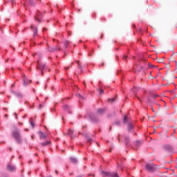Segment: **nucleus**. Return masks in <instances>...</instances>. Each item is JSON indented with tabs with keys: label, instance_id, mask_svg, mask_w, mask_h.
<instances>
[{
	"label": "nucleus",
	"instance_id": "nucleus-1",
	"mask_svg": "<svg viewBox=\"0 0 177 177\" xmlns=\"http://www.w3.org/2000/svg\"><path fill=\"white\" fill-rule=\"evenodd\" d=\"M12 136L14 138L15 142L17 145H21V130L19 129L17 127H14V130L12 131Z\"/></svg>",
	"mask_w": 177,
	"mask_h": 177
},
{
	"label": "nucleus",
	"instance_id": "nucleus-2",
	"mask_svg": "<svg viewBox=\"0 0 177 177\" xmlns=\"http://www.w3.org/2000/svg\"><path fill=\"white\" fill-rule=\"evenodd\" d=\"M123 122H124V124H127V128H128L129 132H131L132 131V129H133V124H132V122L131 121V120H129L128 118L127 115H125L124 117Z\"/></svg>",
	"mask_w": 177,
	"mask_h": 177
},
{
	"label": "nucleus",
	"instance_id": "nucleus-3",
	"mask_svg": "<svg viewBox=\"0 0 177 177\" xmlns=\"http://www.w3.org/2000/svg\"><path fill=\"white\" fill-rule=\"evenodd\" d=\"M45 68H48V66H46V64L41 62H37V70H39L41 71V75H44V70Z\"/></svg>",
	"mask_w": 177,
	"mask_h": 177
},
{
	"label": "nucleus",
	"instance_id": "nucleus-4",
	"mask_svg": "<svg viewBox=\"0 0 177 177\" xmlns=\"http://www.w3.org/2000/svg\"><path fill=\"white\" fill-rule=\"evenodd\" d=\"M84 117H85V118H89V120H91V122H97L99 121L97 115H95L93 113H88V115Z\"/></svg>",
	"mask_w": 177,
	"mask_h": 177
},
{
	"label": "nucleus",
	"instance_id": "nucleus-5",
	"mask_svg": "<svg viewBox=\"0 0 177 177\" xmlns=\"http://www.w3.org/2000/svg\"><path fill=\"white\" fill-rule=\"evenodd\" d=\"M16 169H17L16 166L10 162L8 163L6 167V170L8 172H15Z\"/></svg>",
	"mask_w": 177,
	"mask_h": 177
},
{
	"label": "nucleus",
	"instance_id": "nucleus-6",
	"mask_svg": "<svg viewBox=\"0 0 177 177\" xmlns=\"http://www.w3.org/2000/svg\"><path fill=\"white\" fill-rule=\"evenodd\" d=\"M163 149L165 151H167V153H170V154H172L174 153V147L169 144H166L163 145Z\"/></svg>",
	"mask_w": 177,
	"mask_h": 177
},
{
	"label": "nucleus",
	"instance_id": "nucleus-7",
	"mask_svg": "<svg viewBox=\"0 0 177 177\" xmlns=\"http://www.w3.org/2000/svg\"><path fill=\"white\" fill-rule=\"evenodd\" d=\"M21 80L23 81L24 86H28L29 84H31V80H28L27 76L24 74L22 75Z\"/></svg>",
	"mask_w": 177,
	"mask_h": 177
},
{
	"label": "nucleus",
	"instance_id": "nucleus-8",
	"mask_svg": "<svg viewBox=\"0 0 177 177\" xmlns=\"http://www.w3.org/2000/svg\"><path fill=\"white\" fill-rule=\"evenodd\" d=\"M42 17H43L42 12H39V10H37L36 12V16H35V20H36V21H38L39 23H41V20Z\"/></svg>",
	"mask_w": 177,
	"mask_h": 177
},
{
	"label": "nucleus",
	"instance_id": "nucleus-9",
	"mask_svg": "<svg viewBox=\"0 0 177 177\" xmlns=\"http://www.w3.org/2000/svg\"><path fill=\"white\" fill-rule=\"evenodd\" d=\"M145 168L146 170L149 171V172H154V171H156V167H154V165L147 164Z\"/></svg>",
	"mask_w": 177,
	"mask_h": 177
},
{
	"label": "nucleus",
	"instance_id": "nucleus-10",
	"mask_svg": "<svg viewBox=\"0 0 177 177\" xmlns=\"http://www.w3.org/2000/svg\"><path fill=\"white\" fill-rule=\"evenodd\" d=\"M140 91V87H136V86H133V93H134V97H137L138 100H139L140 102H142V100H140V97H139L138 96V95H136V93H138V92Z\"/></svg>",
	"mask_w": 177,
	"mask_h": 177
},
{
	"label": "nucleus",
	"instance_id": "nucleus-11",
	"mask_svg": "<svg viewBox=\"0 0 177 177\" xmlns=\"http://www.w3.org/2000/svg\"><path fill=\"white\" fill-rule=\"evenodd\" d=\"M11 93H12V95H15L18 99H23V94L21 93L19 91H15L13 90H11Z\"/></svg>",
	"mask_w": 177,
	"mask_h": 177
},
{
	"label": "nucleus",
	"instance_id": "nucleus-12",
	"mask_svg": "<svg viewBox=\"0 0 177 177\" xmlns=\"http://www.w3.org/2000/svg\"><path fill=\"white\" fill-rule=\"evenodd\" d=\"M133 146H134L133 150H138V149H139V147L142 146V141L136 140V142H134Z\"/></svg>",
	"mask_w": 177,
	"mask_h": 177
},
{
	"label": "nucleus",
	"instance_id": "nucleus-13",
	"mask_svg": "<svg viewBox=\"0 0 177 177\" xmlns=\"http://www.w3.org/2000/svg\"><path fill=\"white\" fill-rule=\"evenodd\" d=\"M73 133H74V130L68 129L66 134L68 136L71 137V139H74V138H77V136H73Z\"/></svg>",
	"mask_w": 177,
	"mask_h": 177
},
{
	"label": "nucleus",
	"instance_id": "nucleus-14",
	"mask_svg": "<svg viewBox=\"0 0 177 177\" xmlns=\"http://www.w3.org/2000/svg\"><path fill=\"white\" fill-rule=\"evenodd\" d=\"M64 111H66L68 114H71V106L68 105H64L63 106Z\"/></svg>",
	"mask_w": 177,
	"mask_h": 177
},
{
	"label": "nucleus",
	"instance_id": "nucleus-15",
	"mask_svg": "<svg viewBox=\"0 0 177 177\" xmlns=\"http://www.w3.org/2000/svg\"><path fill=\"white\" fill-rule=\"evenodd\" d=\"M31 30L34 32L33 37H37L38 35V29L35 26H32Z\"/></svg>",
	"mask_w": 177,
	"mask_h": 177
},
{
	"label": "nucleus",
	"instance_id": "nucleus-16",
	"mask_svg": "<svg viewBox=\"0 0 177 177\" xmlns=\"http://www.w3.org/2000/svg\"><path fill=\"white\" fill-rule=\"evenodd\" d=\"M147 103H148L149 106H151L152 111H154V109H153L152 104H154V103H156V102L154 101L151 100V99L148 98Z\"/></svg>",
	"mask_w": 177,
	"mask_h": 177
},
{
	"label": "nucleus",
	"instance_id": "nucleus-17",
	"mask_svg": "<svg viewBox=\"0 0 177 177\" xmlns=\"http://www.w3.org/2000/svg\"><path fill=\"white\" fill-rule=\"evenodd\" d=\"M39 135L40 139H46V134H45L44 132L39 131Z\"/></svg>",
	"mask_w": 177,
	"mask_h": 177
},
{
	"label": "nucleus",
	"instance_id": "nucleus-18",
	"mask_svg": "<svg viewBox=\"0 0 177 177\" xmlns=\"http://www.w3.org/2000/svg\"><path fill=\"white\" fill-rule=\"evenodd\" d=\"M69 160H70L71 162H73V164H77V162H78V160H77V158H73V157L69 158Z\"/></svg>",
	"mask_w": 177,
	"mask_h": 177
},
{
	"label": "nucleus",
	"instance_id": "nucleus-19",
	"mask_svg": "<svg viewBox=\"0 0 177 177\" xmlns=\"http://www.w3.org/2000/svg\"><path fill=\"white\" fill-rule=\"evenodd\" d=\"M76 96L80 99V103H81V100H85V97L80 93L77 94Z\"/></svg>",
	"mask_w": 177,
	"mask_h": 177
},
{
	"label": "nucleus",
	"instance_id": "nucleus-20",
	"mask_svg": "<svg viewBox=\"0 0 177 177\" xmlns=\"http://www.w3.org/2000/svg\"><path fill=\"white\" fill-rule=\"evenodd\" d=\"M49 50L50 51V52H56L57 50H60V48H59V47H55V48H49Z\"/></svg>",
	"mask_w": 177,
	"mask_h": 177
},
{
	"label": "nucleus",
	"instance_id": "nucleus-21",
	"mask_svg": "<svg viewBox=\"0 0 177 177\" xmlns=\"http://www.w3.org/2000/svg\"><path fill=\"white\" fill-rule=\"evenodd\" d=\"M124 140L127 146H129V137L128 136H124Z\"/></svg>",
	"mask_w": 177,
	"mask_h": 177
},
{
	"label": "nucleus",
	"instance_id": "nucleus-22",
	"mask_svg": "<svg viewBox=\"0 0 177 177\" xmlns=\"http://www.w3.org/2000/svg\"><path fill=\"white\" fill-rule=\"evenodd\" d=\"M105 110L100 108L97 109V114H103L104 113Z\"/></svg>",
	"mask_w": 177,
	"mask_h": 177
},
{
	"label": "nucleus",
	"instance_id": "nucleus-23",
	"mask_svg": "<svg viewBox=\"0 0 177 177\" xmlns=\"http://www.w3.org/2000/svg\"><path fill=\"white\" fill-rule=\"evenodd\" d=\"M86 141L88 142V143H92V138H91V137H89V136H86Z\"/></svg>",
	"mask_w": 177,
	"mask_h": 177
},
{
	"label": "nucleus",
	"instance_id": "nucleus-24",
	"mask_svg": "<svg viewBox=\"0 0 177 177\" xmlns=\"http://www.w3.org/2000/svg\"><path fill=\"white\" fill-rule=\"evenodd\" d=\"M122 59L124 61V62H128V56H127L126 55H123L122 56Z\"/></svg>",
	"mask_w": 177,
	"mask_h": 177
},
{
	"label": "nucleus",
	"instance_id": "nucleus-25",
	"mask_svg": "<svg viewBox=\"0 0 177 177\" xmlns=\"http://www.w3.org/2000/svg\"><path fill=\"white\" fill-rule=\"evenodd\" d=\"M68 45H70V41L66 40V41H64V46H65V48H68Z\"/></svg>",
	"mask_w": 177,
	"mask_h": 177
},
{
	"label": "nucleus",
	"instance_id": "nucleus-26",
	"mask_svg": "<svg viewBox=\"0 0 177 177\" xmlns=\"http://www.w3.org/2000/svg\"><path fill=\"white\" fill-rule=\"evenodd\" d=\"M48 145H50V141L48 140V141L41 143L42 146H48Z\"/></svg>",
	"mask_w": 177,
	"mask_h": 177
},
{
	"label": "nucleus",
	"instance_id": "nucleus-27",
	"mask_svg": "<svg viewBox=\"0 0 177 177\" xmlns=\"http://www.w3.org/2000/svg\"><path fill=\"white\" fill-rule=\"evenodd\" d=\"M30 125H31V127H32V128H34V127L35 126V124H34V122H32V118H31L30 119Z\"/></svg>",
	"mask_w": 177,
	"mask_h": 177
},
{
	"label": "nucleus",
	"instance_id": "nucleus-28",
	"mask_svg": "<svg viewBox=\"0 0 177 177\" xmlns=\"http://www.w3.org/2000/svg\"><path fill=\"white\" fill-rule=\"evenodd\" d=\"M97 91L100 93V95H103V93H104V90H103V88H100Z\"/></svg>",
	"mask_w": 177,
	"mask_h": 177
},
{
	"label": "nucleus",
	"instance_id": "nucleus-29",
	"mask_svg": "<svg viewBox=\"0 0 177 177\" xmlns=\"http://www.w3.org/2000/svg\"><path fill=\"white\" fill-rule=\"evenodd\" d=\"M76 63L78 64V68H80V71H82V66L80 65V61H77Z\"/></svg>",
	"mask_w": 177,
	"mask_h": 177
},
{
	"label": "nucleus",
	"instance_id": "nucleus-30",
	"mask_svg": "<svg viewBox=\"0 0 177 177\" xmlns=\"http://www.w3.org/2000/svg\"><path fill=\"white\" fill-rule=\"evenodd\" d=\"M108 101H109L110 103H113V102H115V98H109L108 99Z\"/></svg>",
	"mask_w": 177,
	"mask_h": 177
},
{
	"label": "nucleus",
	"instance_id": "nucleus-31",
	"mask_svg": "<svg viewBox=\"0 0 177 177\" xmlns=\"http://www.w3.org/2000/svg\"><path fill=\"white\" fill-rule=\"evenodd\" d=\"M118 167L120 169H121L122 171H124V169H122V166H120V162H118Z\"/></svg>",
	"mask_w": 177,
	"mask_h": 177
},
{
	"label": "nucleus",
	"instance_id": "nucleus-32",
	"mask_svg": "<svg viewBox=\"0 0 177 177\" xmlns=\"http://www.w3.org/2000/svg\"><path fill=\"white\" fill-rule=\"evenodd\" d=\"M148 66L149 67V68H153L156 67L154 65H153L150 63H149Z\"/></svg>",
	"mask_w": 177,
	"mask_h": 177
},
{
	"label": "nucleus",
	"instance_id": "nucleus-33",
	"mask_svg": "<svg viewBox=\"0 0 177 177\" xmlns=\"http://www.w3.org/2000/svg\"><path fill=\"white\" fill-rule=\"evenodd\" d=\"M115 124L117 125V127H120V125H121V122H120V121H116Z\"/></svg>",
	"mask_w": 177,
	"mask_h": 177
},
{
	"label": "nucleus",
	"instance_id": "nucleus-34",
	"mask_svg": "<svg viewBox=\"0 0 177 177\" xmlns=\"http://www.w3.org/2000/svg\"><path fill=\"white\" fill-rule=\"evenodd\" d=\"M28 2L30 3V5H31L32 6V5H34V1L32 0H28Z\"/></svg>",
	"mask_w": 177,
	"mask_h": 177
},
{
	"label": "nucleus",
	"instance_id": "nucleus-35",
	"mask_svg": "<svg viewBox=\"0 0 177 177\" xmlns=\"http://www.w3.org/2000/svg\"><path fill=\"white\" fill-rule=\"evenodd\" d=\"M44 107V106L42 104H39V109L41 110V109H42Z\"/></svg>",
	"mask_w": 177,
	"mask_h": 177
},
{
	"label": "nucleus",
	"instance_id": "nucleus-36",
	"mask_svg": "<svg viewBox=\"0 0 177 177\" xmlns=\"http://www.w3.org/2000/svg\"><path fill=\"white\" fill-rule=\"evenodd\" d=\"M47 30H48V28H43V32H45V31H47Z\"/></svg>",
	"mask_w": 177,
	"mask_h": 177
},
{
	"label": "nucleus",
	"instance_id": "nucleus-37",
	"mask_svg": "<svg viewBox=\"0 0 177 177\" xmlns=\"http://www.w3.org/2000/svg\"><path fill=\"white\" fill-rule=\"evenodd\" d=\"M92 52H93V51H89V52H88V56H92Z\"/></svg>",
	"mask_w": 177,
	"mask_h": 177
},
{
	"label": "nucleus",
	"instance_id": "nucleus-38",
	"mask_svg": "<svg viewBox=\"0 0 177 177\" xmlns=\"http://www.w3.org/2000/svg\"><path fill=\"white\" fill-rule=\"evenodd\" d=\"M138 42H142V39L140 38L138 39Z\"/></svg>",
	"mask_w": 177,
	"mask_h": 177
},
{
	"label": "nucleus",
	"instance_id": "nucleus-39",
	"mask_svg": "<svg viewBox=\"0 0 177 177\" xmlns=\"http://www.w3.org/2000/svg\"><path fill=\"white\" fill-rule=\"evenodd\" d=\"M68 35L70 37L71 35V32H68Z\"/></svg>",
	"mask_w": 177,
	"mask_h": 177
},
{
	"label": "nucleus",
	"instance_id": "nucleus-40",
	"mask_svg": "<svg viewBox=\"0 0 177 177\" xmlns=\"http://www.w3.org/2000/svg\"><path fill=\"white\" fill-rule=\"evenodd\" d=\"M88 176H95V175H92L91 174H88Z\"/></svg>",
	"mask_w": 177,
	"mask_h": 177
},
{
	"label": "nucleus",
	"instance_id": "nucleus-41",
	"mask_svg": "<svg viewBox=\"0 0 177 177\" xmlns=\"http://www.w3.org/2000/svg\"><path fill=\"white\" fill-rule=\"evenodd\" d=\"M27 117V115H25L23 116V118H26Z\"/></svg>",
	"mask_w": 177,
	"mask_h": 177
},
{
	"label": "nucleus",
	"instance_id": "nucleus-42",
	"mask_svg": "<svg viewBox=\"0 0 177 177\" xmlns=\"http://www.w3.org/2000/svg\"><path fill=\"white\" fill-rule=\"evenodd\" d=\"M12 88H15V84H12Z\"/></svg>",
	"mask_w": 177,
	"mask_h": 177
},
{
	"label": "nucleus",
	"instance_id": "nucleus-43",
	"mask_svg": "<svg viewBox=\"0 0 177 177\" xmlns=\"http://www.w3.org/2000/svg\"><path fill=\"white\" fill-rule=\"evenodd\" d=\"M32 91H33L34 93H35V88H33V89H32Z\"/></svg>",
	"mask_w": 177,
	"mask_h": 177
},
{
	"label": "nucleus",
	"instance_id": "nucleus-44",
	"mask_svg": "<svg viewBox=\"0 0 177 177\" xmlns=\"http://www.w3.org/2000/svg\"><path fill=\"white\" fill-rule=\"evenodd\" d=\"M65 70H68V67H65Z\"/></svg>",
	"mask_w": 177,
	"mask_h": 177
},
{
	"label": "nucleus",
	"instance_id": "nucleus-45",
	"mask_svg": "<svg viewBox=\"0 0 177 177\" xmlns=\"http://www.w3.org/2000/svg\"><path fill=\"white\" fill-rule=\"evenodd\" d=\"M55 174H59V172L57 171V170H55Z\"/></svg>",
	"mask_w": 177,
	"mask_h": 177
},
{
	"label": "nucleus",
	"instance_id": "nucleus-46",
	"mask_svg": "<svg viewBox=\"0 0 177 177\" xmlns=\"http://www.w3.org/2000/svg\"><path fill=\"white\" fill-rule=\"evenodd\" d=\"M37 100H39V98H38V97H36Z\"/></svg>",
	"mask_w": 177,
	"mask_h": 177
},
{
	"label": "nucleus",
	"instance_id": "nucleus-47",
	"mask_svg": "<svg viewBox=\"0 0 177 177\" xmlns=\"http://www.w3.org/2000/svg\"><path fill=\"white\" fill-rule=\"evenodd\" d=\"M3 110H8V109L7 108H3Z\"/></svg>",
	"mask_w": 177,
	"mask_h": 177
},
{
	"label": "nucleus",
	"instance_id": "nucleus-48",
	"mask_svg": "<svg viewBox=\"0 0 177 177\" xmlns=\"http://www.w3.org/2000/svg\"><path fill=\"white\" fill-rule=\"evenodd\" d=\"M79 135H82V133L81 132H79Z\"/></svg>",
	"mask_w": 177,
	"mask_h": 177
},
{
	"label": "nucleus",
	"instance_id": "nucleus-49",
	"mask_svg": "<svg viewBox=\"0 0 177 177\" xmlns=\"http://www.w3.org/2000/svg\"><path fill=\"white\" fill-rule=\"evenodd\" d=\"M109 130L111 131V127H109Z\"/></svg>",
	"mask_w": 177,
	"mask_h": 177
},
{
	"label": "nucleus",
	"instance_id": "nucleus-50",
	"mask_svg": "<svg viewBox=\"0 0 177 177\" xmlns=\"http://www.w3.org/2000/svg\"><path fill=\"white\" fill-rule=\"evenodd\" d=\"M135 28H136V26H135V25H133V29L135 30Z\"/></svg>",
	"mask_w": 177,
	"mask_h": 177
},
{
	"label": "nucleus",
	"instance_id": "nucleus-51",
	"mask_svg": "<svg viewBox=\"0 0 177 177\" xmlns=\"http://www.w3.org/2000/svg\"><path fill=\"white\" fill-rule=\"evenodd\" d=\"M27 103H28V102H25V104H27Z\"/></svg>",
	"mask_w": 177,
	"mask_h": 177
},
{
	"label": "nucleus",
	"instance_id": "nucleus-52",
	"mask_svg": "<svg viewBox=\"0 0 177 177\" xmlns=\"http://www.w3.org/2000/svg\"><path fill=\"white\" fill-rule=\"evenodd\" d=\"M102 66H104V63H102Z\"/></svg>",
	"mask_w": 177,
	"mask_h": 177
},
{
	"label": "nucleus",
	"instance_id": "nucleus-53",
	"mask_svg": "<svg viewBox=\"0 0 177 177\" xmlns=\"http://www.w3.org/2000/svg\"><path fill=\"white\" fill-rule=\"evenodd\" d=\"M116 59L118 60V57L116 56Z\"/></svg>",
	"mask_w": 177,
	"mask_h": 177
},
{
	"label": "nucleus",
	"instance_id": "nucleus-54",
	"mask_svg": "<svg viewBox=\"0 0 177 177\" xmlns=\"http://www.w3.org/2000/svg\"><path fill=\"white\" fill-rule=\"evenodd\" d=\"M133 135H136V132H134V133H133Z\"/></svg>",
	"mask_w": 177,
	"mask_h": 177
},
{
	"label": "nucleus",
	"instance_id": "nucleus-55",
	"mask_svg": "<svg viewBox=\"0 0 177 177\" xmlns=\"http://www.w3.org/2000/svg\"><path fill=\"white\" fill-rule=\"evenodd\" d=\"M25 131H28V129H26Z\"/></svg>",
	"mask_w": 177,
	"mask_h": 177
},
{
	"label": "nucleus",
	"instance_id": "nucleus-56",
	"mask_svg": "<svg viewBox=\"0 0 177 177\" xmlns=\"http://www.w3.org/2000/svg\"><path fill=\"white\" fill-rule=\"evenodd\" d=\"M117 74H118H118H120V72H119V71H118V73H117Z\"/></svg>",
	"mask_w": 177,
	"mask_h": 177
},
{
	"label": "nucleus",
	"instance_id": "nucleus-57",
	"mask_svg": "<svg viewBox=\"0 0 177 177\" xmlns=\"http://www.w3.org/2000/svg\"><path fill=\"white\" fill-rule=\"evenodd\" d=\"M32 139H34V136H32Z\"/></svg>",
	"mask_w": 177,
	"mask_h": 177
},
{
	"label": "nucleus",
	"instance_id": "nucleus-58",
	"mask_svg": "<svg viewBox=\"0 0 177 177\" xmlns=\"http://www.w3.org/2000/svg\"><path fill=\"white\" fill-rule=\"evenodd\" d=\"M5 117H8V115H5Z\"/></svg>",
	"mask_w": 177,
	"mask_h": 177
},
{
	"label": "nucleus",
	"instance_id": "nucleus-59",
	"mask_svg": "<svg viewBox=\"0 0 177 177\" xmlns=\"http://www.w3.org/2000/svg\"><path fill=\"white\" fill-rule=\"evenodd\" d=\"M29 164H31V161L29 162Z\"/></svg>",
	"mask_w": 177,
	"mask_h": 177
},
{
	"label": "nucleus",
	"instance_id": "nucleus-60",
	"mask_svg": "<svg viewBox=\"0 0 177 177\" xmlns=\"http://www.w3.org/2000/svg\"><path fill=\"white\" fill-rule=\"evenodd\" d=\"M20 111H23V109H21Z\"/></svg>",
	"mask_w": 177,
	"mask_h": 177
},
{
	"label": "nucleus",
	"instance_id": "nucleus-61",
	"mask_svg": "<svg viewBox=\"0 0 177 177\" xmlns=\"http://www.w3.org/2000/svg\"><path fill=\"white\" fill-rule=\"evenodd\" d=\"M135 57H135V55H134V56H133V59H135Z\"/></svg>",
	"mask_w": 177,
	"mask_h": 177
},
{
	"label": "nucleus",
	"instance_id": "nucleus-62",
	"mask_svg": "<svg viewBox=\"0 0 177 177\" xmlns=\"http://www.w3.org/2000/svg\"><path fill=\"white\" fill-rule=\"evenodd\" d=\"M80 42H82V40H80Z\"/></svg>",
	"mask_w": 177,
	"mask_h": 177
},
{
	"label": "nucleus",
	"instance_id": "nucleus-63",
	"mask_svg": "<svg viewBox=\"0 0 177 177\" xmlns=\"http://www.w3.org/2000/svg\"><path fill=\"white\" fill-rule=\"evenodd\" d=\"M80 117H82V115H79V118H80Z\"/></svg>",
	"mask_w": 177,
	"mask_h": 177
},
{
	"label": "nucleus",
	"instance_id": "nucleus-64",
	"mask_svg": "<svg viewBox=\"0 0 177 177\" xmlns=\"http://www.w3.org/2000/svg\"><path fill=\"white\" fill-rule=\"evenodd\" d=\"M37 84H39V82H37Z\"/></svg>",
	"mask_w": 177,
	"mask_h": 177
}]
</instances>
